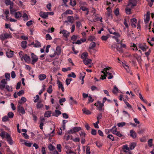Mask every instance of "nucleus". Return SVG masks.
Masks as SVG:
<instances>
[{
    "instance_id": "1",
    "label": "nucleus",
    "mask_w": 154,
    "mask_h": 154,
    "mask_svg": "<svg viewBox=\"0 0 154 154\" xmlns=\"http://www.w3.org/2000/svg\"><path fill=\"white\" fill-rule=\"evenodd\" d=\"M111 69L110 67H108L104 68V70L102 71L101 72L102 73H103V75H101V77L100 78V79H106V77L108 75H109L108 77V79H110L113 78V75L112 73L109 71Z\"/></svg>"
},
{
    "instance_id": "2",
    "label": "nucleus",
    "mask_w": 154,
    "mask_h": 154,
    "mask_svg": "<svg viewBox=\"0 0 154 154\" xmlns=\"http://www.w3.org/2000/svg\"><path fill=\"white\" fill-rule=\"evenodd\" d=\"M31 56L32 59L31 63L32 65H34L38 61V58L37 56L32 53L31 54Z\"/></svg>"
},
{
    "instance_id": "3",
    "label": "nucleus",
    "mask_w": 154,
    "mask_h": 154,
    "mask_svg": "<svg viewBox=\"0 0 154 154\" xmlns=\"http://www.w3.org/2000/svg\"><path fill=\"white\" fill-rule=\"evenodd\" d=\"M7 84V82L5 81V79H3L1 81L0 83V89L1 90L4 89L5 85Z\"/></svg>"
},
{
    "instance_id": "4",
    "label": "nucleus",
    "mask_w": 154,
    "mask_h": 154,
    "mask_svg": "<svg viewBox=\"0 0 154 154\" xmlns=\"http://www.w3.org/2000/svg\"><path fill=\"white\" fill-rule=\"evenodd\" d=\"M60 33L63 34V36L66 38H68L70 34L69 32L65 29L61 30L60 32Z\"/></svg>"
},
{
    "instance_id": "5",
    "label": "nucleus",
    "mask_w": 154,
    "mask_h": 154,
    "mask_svg": "<svg viewBox=\"0 0 154 154\" xmlns=\"http://www.w3.org/2000/svg\"><path fill=\"white\" fill-rule=\"evenodd\" d=\"M17 110L18 112L20 114V115L22 114H24L25 113V111L23 107L20 105L17 107Z\"/></svg>"
},
{
    "instance_id": "6",
    "label": "nucleus",
    "mask_w": 154,
    "mask_h": 154,
    "mask_svg": "<svg viewBox=\"0 0 154 154\" xmlns=\"http://www.w3.org/2000/svg\"><path fill=\"white\" fill-rule=\"evenodd\" d=\"M106 10H107V16L109 18H111V19L112 18V10L111 9L110 7H108L106 8Z\"/></svg>"
},
{
    "instance_id": "7",
    "label": "nucleus",
    "mask_w": 154,
    "mask_h": 154,
    "mask_svg": "<svg viewBox=\"0 0 154 154\" xmlns=\"http://www.w3.org/2000/svg\"><path fill=\"white\" fill-rule=\"evenodd\" d=\"M94 105L97 106L98 109L100 111H102V107L104 105L103 103H101L100 101H98L97 102V105H96V103H95Z\"/></svg>"
},
{
    "instance_id": "8",
    "label": "nucleus",
    "mask_w": 154,
    "mask_h": 154,
    "mask_svg": "<svg viewBox=\"0 0 154 154\" xmlns=\"http://www.w3.org/2000/svg\"><path fill=\"white\" fill-rule=\"evenodd\" d=\"M7 140L8 141V143L11 145L13 144V140L10 136V135L8 134H7L6 138Z\"/></svg>"
},
{
    "instance_id": "9",
    "label": "nucleus",
    "mask_w": 154,
    "mask_h": 154,
    "mask_svg": "<svg viewBox=\"0 0 154 154\" xmlns=\"http://www.w3.org/2000/svg\"><path fill=\"white\" fill-rule=\"evenodd\" d=\"M57 84L58 85V88L59 89L61 88L62 91L64 92V89L62 83L58 80L57 81Z\"/></svg>"
},
{
    "instance_id": "10",
    "label": "nucleus",
    "mask_w": 154,
    "mask_h": 154,
    "mask_svg": "<svg viewBox=\"0 0 154 154\" xmlns=\"http://www.w3.org/2000/svg\"><path fill=\"white\" fill-rule=\"evenodd\" d=\"M136 5V3H134L133 0H129L128 6H130L131 8H132L134 7Z\"/></svg>"
},
{
    "instance_id": "11",
    "label": "nucleus",
    "mask_w": 154,
    "mask_h": 154,
    "mask_svg": "<svg viewBox=\"0 0 154 154\" xmlns=\"http://www.w3.org/2000/svg\"><path fill=\"white\" fill-rule=\"evenodd\" d=\"M49 12H40V16L46 19V18L48 17V13H49Z\"/></svg>"
},
{
    "instance_id": "12",
    "label": "nucleus",
    "mask_w": 154,
    "mask_h": 154,
    "mask_svg": "<svg viewBox=\"0 0 154 154\" xmlns=\"http://www.w3.org/2000/svg\"><path fill=\"white\" fill-rule=\"evenodd\" d=\"M31 45H34V47H35L38 48L41 47L40 43L37 40H35V42H32Z\"/></svg>"
},
{
    "instance_id": "13",
    "label": "nucleus",
    "mask_w": 154,
    "mask_h": 154,
    "mask_svg": "<svg viewBox=\"0 0 154 154\" xmlns=\"http://www.w3.org/2000/svg\"><path fill=\"white\" fill-rule=\"evenodd\" d=\"M61 114V112L59 110L56 109L55 112L52 113V116L57 117L58 116Z\"/></svg>"
},
{
    "instance_id": "14",
    "label": "nucleus",
    "mask_w": 154,
    "mask_h": 154,
    "mask_svg": "<svg viewBox=\"0 0 154 154\" xmlns=\"http://www.w3.org/2000/svg\"><path fill=\"white\" fill-rule=\"evenodd\" d=\"M29 110L30 111L29 112L30 114L32 115L33 120L35 121H36L37 119V117L35 114H33L32 109V108L31 107H29Z\"/></svg>"
},
{
    "instance_id": "15",
    "label": "nucleus",
    "mask_w": 154,
    "mask_h": 154,
    "mask_svg": "<svg viewBox=\"0 0 154 154\" xmlns=\"http://www.w3.org/2000/svg\"><path fill=\"white\" fill-rule=\"evenodd\" d=\"M38 78L40 81H43L46 78V75L44 74H41L38 75Z\"/></svg>"
},
{
    "instance_id": "16",
    "label": "nucleus",
    "mask_w": 154,
    "mask_h": 154,
    "mask_svg": "<svg viewBox=\"0 0 154 154\" xmlns=\"http://www.w3.org/2000/svg\"><path fill=\"white\" fill-rule=\"evenodd\" d=\"M112 133L113 134H115L119 137H122V135L121 133L120 132V131H117L116 129L113 130L112 131Z\"/></svg>"
},
{
    "instance_id": "17",
    "label": "nucleus",
    "mask_w": 154,
    "mask_h": 154,
    "mask_svg": "<svg viewBox=\"0 0 154 154\" xmlns=\"http://www.w3.org/2000/svg\"><path fill=\"white\" fill-rule=\"evenodd\" d=\"M130 136L134 139L136 137V132L133 130H130Z\"/></svg>"
},
{
    "instance_id": "18",
    "label": "nucleus",
    "mask_w": 154,
    "mask_h": 154,
    "mask_svg": "<svg viewBox=\"0 0 154 154\" xmlns=\"http://www.w3.org/2000/svg\"><path fill=\"white\" fill-rule=\"evenodd\" d=\"M51 113L52 112L51 111H47L44 113V117L47 118L51 116Z\"/></svg>"
},
{
    "instance_id": "19",
    "label": "nucleus",
    "mask_w": 154,
    "mask_h": 154,
    "mask_svg": "<svg viewBox=\"0 0 154 154\" xmlns=\"http://www.w3.org/2000/svg\"><path fill=\"white\" fill-rule=\"evenodd\" d=\"M68 21H65V22H69L71 23H72L74 21V18L73 16H69L67 17Z\"/></svg>"
},
{
    "instance_id": "20",
    "label": "nucleus",
    "mask_w": 154,
    "mask_h": 154,
    "mask_svg": "<svg viewBox=\"0 0 154 154\" xmlns=\"http://www.w3.org/2000/svg\"><path fill=\"white\" fill-rule=\"evenodd\" d=\"M82 110L83 112V113L85 114L89 115L91 114V112L89 110L85 108H83Z\"/></svg>"
},
{
    "instance_id": "21",
    "label": "nucleus",
    "mask_w": 154,
    "mask_h": 154,
    "mask_svg": "<svg viewBox=\"0 0 154 154\" xmlns=\"http://www.w3.org/2000/svg\"><path fill=\"white\" fill-rule=\"evenodd\" d=\"M8 134L7 133L5 132L4 131H2L0 134V136L1 137L2 139H4L5 137L6 138V136H7V134Z\"/></svg>"
},
{
    "instance_id": "22",
    "label": "nucleus",
    "mask_w": 154,
    "mask_h": 154,
    "mask_svg": "<svg viewBox=\"0 0 154 154\" xmlns=\"http://www.w3.org/2000/svg\"><path fill=\"white\" fill-rule=\"evenodd\" d=\"M23 59L26 62H29L31 60L30 57L29 56H27L26 54H25V56Z\"/></svg>"
},
{
    "instance_id": "23",
    "label": "nucleus",
    "mask_w": 154,
    "mask_h": 154,
    "mask_svg": "<svg viewBox=\"0 0 154 154\" xmlns=\"http://www.w3.org/2000/svg\"><path fill=\"white\" fill-rule=\"evenodd\" d=\"M91 60L90 59H85L83 60L84 63L85 65L91 63Z\"/></svg>"
},
{
    "instance_id": "24",
    "label": "nucleus",
    "mask_w": 154,
    "mask_h": 154,
    "mask_svg": "<svg viewBox=\"0 0 154 154\" xmlns=\"http://www.w3.org/2000/svg\"><path fill=\"white\" fill-rule=\"evenodd\" d=\"M96 45V43L95 42H92L90 44L89 49H93L95 47Z\"/></svg>"
},
{
    "instance_id": "25",
    "label": "nucleus",
    "mask_w": 154,
    "mask_h": 154,
    "mask_svg": "<svg viewBox=\"0 0 154 154\" xmlns=\"http://www.w3.org/2000/svg\"><path fill=\"white\" fill-rule=\"evenodd\" d=\"M27 42L26 41H23L21 42V46L24 49L26 48V44Z\"/></svg>"
},
{
    "instance_id": "26",
    "label": "nucleus",
    "mask_w": 154,
    "mask_h": 154,
    "mask_svg": "<svg viewBox=\"0 0 154 154\" xmlns=\"http://www.w3.org/2000/svg\"><path fill=\"white\" fill-rule=\"evenodd\" d=\"M73 14V12L71 10H67L66 11L63 13V14L67 15L68 14Z\"/></svg>"
},
{
    "instance_id": "27",
    "label": "nucleus",
    "mask_w": 154,
    "mask_h": 154,
    "mask_svg": "<svg viewBox=\"0 0 154 154\" xmlns=\"http://www.w3.org/2000/svg\"><path fill=\"white\" fill-rule=\"evenodd\" d=\"M14 16L16 18H19L21 17L22 14L20 12L18 11L15 13Z\"/></svg>"
},
{
    "instance_id": "28",
    "label": "nucleus",
    "mask_w": 154,
    "mask_h": 154,
    "mask_svg": "<svg viewBox=\"0 0 154 154\" xmlns=\"http://www.w3.org/2000/svg\"><path fill=\"white\" fill-rule=\"evenodd\" d=\"M88 56V54L87 52L83 53L81 55V58L83 59V60L85 59H86V58Z\"/></svg>"
},
{
    "instance_id": "29",
    "label": "nucleus",
    "mask_w": 154,
    "mask_h": 154,
    "mask_svg": "<svg viewBox=\"0 0 154 154\" xmlns=\"http://www.w3.org/2000/svg\"><path fill=\"white\" fill-rule=\"evenodd\" d=\"M7 56L8 57H13V52L10 51L9 52H6Z\"/></svg>"
},
{
    "instance_id": "30",
    "label": "nucleus",
    "mask_w": 154,
    "mask_h": 154,
    "mask_svg": "<svg viewBox=\"0 0 154 154\" xmlns=\"http://www.w3.org/2000/svg\"><path fill=\"white\" fill-rule=\"evenodd\" d=\"M136 145V144L135 143H131L129 145V148L131 150L133 149H134Z\"/></svg>"
},
{
    "instance_id": "31",
    "label": "nucleus",
    "mask_w": 154,
    "mask_h": 154,
    "mask_svg": "<svg viewBox=\"0 0 154 154\" xmlns=\"http://www.w3.org/2000/svg\"><path fill=\"white\" fill-rule=\"evenodd\" d=\"M5 76L6 78V79H5L6 81H9L10 80V74L8 73H6L5 74Z\"/></svg>"
},
{
    "instance_id": "32",
    "label": "nucleus",
    "mask_w": 154,
    "mask_h": 154,
    "mask_svg": "<svg viewBox=\"0 0 154 154\" xmlns=\"http://www.w3.org/2000/svg\"><path fill=\"white\" fill-rule=\"evenodd\" d=\"M119 90L117 87L116 86H114L113 89L112 91V92L114 94H115L119 92Z\"/></svg>"
},
{
    "instance_id": "33",
    "label": "nucleus",
    "mask_w": 154,
    "mask_h": 154,
    "mask_svg": "<svg viewBox=\"0 0 154 154\" xmlns=\"http://www.w3.org/2000/svg\"><path fill=\"white\" fill-rule=\"evenodd\" d=\"M19 54L21 58V60H23L24 58L25 54L22 51H20L19 53Z\"/></svg>"
},
{
    "instance_id": "34",
    "label": "nucleus",
    "mask_w": 154,
    "mask_h": 154,
    "mask_svg": "<svg viewBox=\"0 0 154 154\" xmlns=\"http://www.w3.org/2000/svg\"><path fill=\"white\" fill-rule=\"evenodd\" d=\"M56 51L57 54L59 55L61 53V48L59 46H57L56 48Z\"/></svg>"
},
{
    "instance_id": "35",
    "label": "nucleus",
    "mask_w": 154,
    "mask_h": 154,
    "mask_svg": "<svg viewBox=\"0 0 154 154\" xmlns=\"http://www.w3.org/2000/svg\"><path fill=\"white\" fill-rule=\"evenodd\" d=\"M124 101L125 102V103L126 104V105H127V106L129 108L131 109V110L133 111H134V110H133V109L132 108L131 105L126 100H124Z\"/></svg>"
},
{
    "instance_id": "36",
    "label": "nucleus",
    "mask_w": 154,
    "mask_h": 154,
    "mask_svg": "<svg viewBox=\"0 0 154 154\" xmlns=\"http://www.w3.org/2000/svg\"><path fill=\"white\" fill-rule=\"evenodd\" d=\"M52 86L51 85H50L49 86L48 89H47V92L48 93L50 94L52 93V91H53L52 89Z\"/></svg>"
},
{
    "instance_id": "37",
    "label": "nucleus",
    "mask_w": 154,
    "mask_h": 154,
    "mask_svg": "<svg viewBox=\"0 0 154 154\" xmlns=\"http://www.w3.org/2000/svg\"><path fill=\"white\" fill-rule=\"evenodd\" d=\"M70 1V5L72 7L75 6L76 4V2L74 0H69Z\"/></svg>"
},
{
    "instance_id": "38",
    "label": "nucleus",
    "mask_w": 154,
    "mask_h": 154,
    "mask_svg": "<svg viewBox=\"0 0 154 154\" xmlns=\"http://www.w3.org/2000/svg\"><path fill=\"white\" fill-rule=\"evenodd\" d=\"M73 129L75 133L79 131L81 129V128L80 127H75Z\"/></svg>"
},
{
    "instance_id": "39",
    "label": "nucleus",
    "mask_w": 154,
    "mask_h": 154,
    "mask_svg": "<svg viewBox=\"0 0 154 154\" xmlns=\"http://www.w3.org/2000/svg\"><path fill=\"white\" fill-rule=\"evenodd\" d=\"M22 17L23 19V20L24 21H27L28 19V17L26 13H24L23 14L22 16Z\"/></svg>"
},
{
    "instance_id": "40",
    "label": "nucleus",
    "mask_w": 154,
    "mask_h": 154,
    "mask_svg": "<svg viewBox=\"0 0 154 154\" xmlns=\"http://www.w3.org/2000/svg\"><path fill=\"white\" fill-rule=\"evenodd\" d=\"M140 48L143 51H146V46L145 45H143L141 44L139 45Z\"/></svg>"
},
{
    "instance_id": "41",
    "label": "nucleus",
    "mask_w": 154,
    "mask_h": 154,
    "mask_svg": "<svg viewBox=\"0 0 154 154\" xmlns=\"http://www.w3.org/2000/svg\"><path fill=\"white\" fill-rule=\"evenodd\" d=\"M54 129L53 131L51 132V133L48 134L46 136H48L49 137V139H50V138L51 137H53L54 135Z\"/></svg>"
},
{
    "instance_id": "42",
    "label": "nucleus",
    "mask_w": 154,
    "mask_h": 154,
    "mask_svg": "<svg viewBox=\"0 0 154 154\" xmlns=\"http://www.w3.org/2000/svg\"><path fill=\"white\" fill-rule=\"evenodd\" d=\"M4 37H5V39L8 38H11L12 36L10 34H8L7 33H5L4 34Z\"/></svg>"
},
{
    "instance_id": "43",
    "label": "nucleus",
    "mask_w": 154,
    "mask_h": 154,
    "mask_svg": "<svg viewBox=\"0 0 154 154\" xmlns=\"http://www.w3.org/2000/svg\"><path fill=\"white\" fill-rule=\"evenodd\" d=\"M125 122H121L117 124V125L119 127H122L125 125Z\"/></svg>"
},
{
    "instance_id": "44",
    "label": "nucleus",
    "mask_w": 154,
    "mask_h": 154,
    "mask_svg": "<svg viewBox=\"0 0 154 154\" xmlns=\"http://www.w3.org/2000/svg\"><path fill=\"white\" fill-rule=\"evenodd\" d=\"M67 76L68 77H72L73 78H75L76 77V75L74 73L72 72H71V74H68Z\"/></svg>"
},
{
    "instance_id": "45",
    "label": "nucleus",
    "mask_w": 154,
    "mask_h": 154,
    "mask_svg": "<svg viewBox=\"0 0 154 154\" xmlns=\"http://www.w3.org/2000/svg\"><path fill=\"white\" fill-rule=\"evenodd\" d=\"M14 116V113L12 112H9L8 114V116L9 118H12Z\"/></svg>"
},
{
    "instance_id": "46",
    "label": "nucleus",
    "mask_w": 154,
    "mask_h": 154,
    "mask_svg": "<svg viewBox=\"0 0 154 154\" xmlns=\"http://www.w3.org/2000/svg\"><path fill=\"white\" fill-rule=\"evenodd\" d=\"M45 85H43L42 86V89H41L39 91L38 94H41L42 93L45 91Z\"/></svg>"
},
{
    "instance_id": "47",
    "label": "nucleus",
    "mask_w": 154,
    "mask_h": 154,
    "mask_svg": "<svg viewBox=\"0 0 154 154\" xmlns=\"http://www.w3.org/2000/svg\"><path fill=\"white\" fill-rule=\"evenodd\" d=\"M130 46L131 47L132 46L135 48V49H133V50L137 51L138 50V49L137 48V45L135 44L131 43Z\"/></svg>"
},
{
    "instance_id": "48",
    "label": "nucleus",
    "mask_w": 154,
    "mask_h": 154,
    "mask_svg": "<svg viewBox=\"0 0 154 154\" xmlns=\"http://www.w3.org/2000/svg\"><path fill=\"white\" fill-rule=\"evenodd\" d=\"M148 143L149 146L150 147H151L152 146V140L150 139L148 141Z\"/></svg>"
},
{
    "instance_id": "49",
    "label": "nucleus",
    "mask_w": 154,
    "mask_h": 154,
    "mask_svg": "<svg viewBox=\"0 0 154 154\" xmlns=\"http://www.w3.org/2000/svg\"><path fill=\"white\" fill-rule=\"evenodd\" d=\"M71 69L70 67H68L67 68H63L62 69V71L64 72H66L70 70Z\"/></svg>"
},
{
    "instance_id": "50",
    "label": "nucleus",
    "mask_w": 154,
    "mask_h": 154,
    "mask_svg": "<svg viewBox=\"0 0 154 154\" xmlns=\"http://www.w3.org/2000/svg\"><path fill=\"white\" fill-rule=\"evenodd\" d=\"M48 148L50 151H53L55 149V147L51 144L48 146Z\"/></svg>"
},
{
    "instance_id": "51",
    "label": "nucleus",
    "mask_w": 154,
    "mask_h": 154,
    "mask_svg": "<svg viewBox=\"0 0 154 154\" xmlns=\"http://www.w3.org/2000/svg\"><path fill=\"white\" fill-rule=\"evenodd\" d=\"M79 134L81 137L82 138L85 137V135H86V134L82 131H81L79 133Z\"/></svg>"
},
{
    "instance_id": "52",
    "label": "nucleus",
    "mask_w": 154,
    "mask_h": 154,
    "mask_svg": "<svg viewBox=\"0 0 154 154\" xmlns=\"http://www.w3.org/2000/svg\"><path fill=\"white\" fill-rule=\"evenodd\" d=\"M131 8H126L125 9L126 13L127 14H131Z\"/></svg>"
},
{
    "instance_id": "53",
    "label": "nucleus",
    "mask_w": 154,
    "mask_h": 154,
    "mask_svg": "<svg viewBox=\"0 0 154 154\" xmlns=\"http://www.w3.org/2000/svg\"><path fill=\"white\" fill-rule=\"evenodd\" d=\"M57 148L59 152L61 151V146L60 144H57Z\"/></svg>"
},
{
    "instance_id": "54",
    "label": "nucleus",
    "mask_w": 154,
    "mask_h": 154,
    "mask_svg": "<svg viewBox=\"0 0 154 154\" xmlns=\"http://www.w3.org/2000/svg\"><path fill=\"white\" fill-rule=\"evenodd\" d=\"M12 2H11L10 0H5V3L7 5H9L11 4Z\"/></svg>"
},
{
    "instance_id": "55",
    "label": "nucleus",
    "mask_w": 154,
    "mask_h": 154,
    "mask_svg": "<svg viewBox=\"0 0 154 154\" xmlns=\"http://www.w3.org/2000/svg\"><path fill=\"white\" fill-rule=\"evenodd\" d=\"M108 38V36H107L103 35L101 37V39L102 40L106 41Z\"/></svg>"
},
{
    "instance_id": "56",
    "label": "nucleus",
    "mask_w": 154,
    "mask_h": 154,
    "mask_svg": "<svg viewBox=\"0 0 154 154\" xmlns=\"http://www.w3.org/2000/svg\"><path fill=\"white\" fill-rule=\"evenodd\" d=\"M91 153L90 151V148L88 146H86V154H90Z\"/></svg>"
},
{
    "instance_id": "57",
    "label": "nucleus",
    "mask_w": 154,
    "mask_h": 154,
    "mask_svg": "<svg viewBox=\"0 0 154 154\" xmlns=\"http://www.w3.org/2000/svg\"><path fill=\"white\" fill-rule=\"evenodd\" d=\"M107 138L111 140L112 141H113L114 140V137L112 134H109L107 136Z\"/></svg>"
},
{
    "instance_id": "58",
    "label": "nucleus",
    "mask_w": 154,
    "mask_h": 154,
    "mask_svg": "<svg viewBox=\"0 0 154 154\" xmlns=\"http://www.w3.org/2000/svg\"><path fill=\"white\" fill-rule=\"evenodd\" d=\"M80 9L83 11H86L88 10V8L83 6H81L80 8Z\"/></svg>"
},
{
    "instance_id": "59",
    "label": "nucleus",
    "mask_w": 154,
    "mask_h": 154,
    "mask_svg": "<svg viewBox=\"0 0 154 154\" xmlns=\"http://www.w3.org/2000/svg\"><path fill=\"white\" fill-rule=\"evenodd\" d=\"M123 149H125L126 150L128 151H130L129 150V148L128 147V146L127 144L123 146Z\"/></svg>"
},
{
    "instance_id": "60",
    "label": "nucleus",
    "mask_w": 154,
    "mask_h": 154,
    "mask_svg": "<svg viewBox=\"0 0 154 154\" xmlns=\"http://www.w3.org/2000/svg\"><path fill=\"white\" fill-rule=\"evenodd\" d=\"M24 94V91L23 90H21L18 92L17 93V95L20 96L23 95Z\"/></svg>"
},
{
    "instance_id": "61",
    "label": "nucleus",
    "mask_w": 154,
    "mask_h": 154,
    "mask_svg": "<svg viewBox=\"0 0 154 154\" xmlns=\"http://www.w3.org/2000/svg\"><path fill=\"white\" fill-rule=\"evenodd\" d=\"M46 38L47 40H51L52 39V38L49 34H47L46 35Z\"/></svg>"
},
{
    "instance_id": "62",
    "label": "nucleus",
    "mask_w": 154,
    "mask_h": 154,
    "mask_svg": "<svg viewBox=\"0 0 154 154\" xmlns=\"http://www.w3.org/2000/svg\"><path fill=\"white\" fill-rule=\"evenodd\" d=\"M8 116H4L2 119V121L4 122H6L8 121Z\"/></svg>"
},
{
    "instance_id": "63",
    "label": "nucleus",
    "mask_w": 154,
    "mask_h": 154,
    "mask_svg": "<svg viewBox=\"0 0 154 154\" xmlns=\"http://www.w3.org/2000/svg\"><path fill=\"white\" fill-rule=\"evenodd\" d=\"M6 88L7 90L8 91L11 92L12 91L11 88L8 85H6Z\"/></svg>"
},
{
    "instance_id": "64",
    "label": "nucleus",
    "mask_w": 154,
    "mask_h": 154,
    "mask_svg": "<svg viewBox=\"0 0 154 154\" xmlns=\"http://www.w3.org/2000/svg\"><path fill=\"white\" fill-rule=\"evenodd\" d=\"M66 152L67 154H76V153L72 151L71 149H70V150H66Z\"/></svg>"
}]
</instances>
